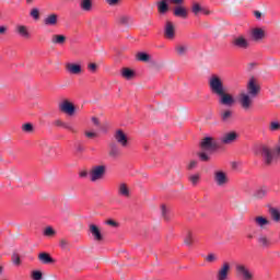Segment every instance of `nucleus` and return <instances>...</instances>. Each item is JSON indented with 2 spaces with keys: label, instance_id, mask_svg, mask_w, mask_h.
Returning <instances> with one entry per match:
<instances>
[{
  "label": "nucleus",
  "instance_id": "1",
  "mask_svg": "<svg viewBox=\"0 0 280 280\" xmlns=\"http://www.w3.org/2000/svg\"><path fill=\"white\" fill-rule=\"evenodd\" d=\"M209 89L213 95L219 97V104L222 106H233L235 98L229 93L224 86V81L218 74H212L208 81Z\"/></svg>",
  "mask_w": 280,
  "mask_h": 280
},
{
  "label": "nucleus",
  "instance_id": "2",
  "mask_svg": "<svg viewBox=\"0 0 280 280\" xmlns=\"http://www.w3.org/2000/svg\"><path fill=\"white\" fill-rule=\"evenodd\" d=\"M175 5L173 9V14L177 19H188L189 16V9L187 7L183 5L185 3V0H161L158 2V10L160 14H166V12H170V4Z\"/></svg>",
  "mask_w": 280,
  "mask_h": 280
},
{
  "label": "nucleus",
  "instance_id": "3",
  "mask_svg": "<svg viewBox=\"0 0 280 280\" xmlns=\"http://www.w3.org/2000/svg\"><path fill=\"white\" fill-rule=\"evenodd\" d=\"M236 277L242 280H253L255 279V276L253 275V271L244 265V264H237L235 266Z\"/></svg>",
  "mask_w": 280,
  "mask_h": 280
},
{
  "label": "nucleus",
  "instance_id": "4",
  "mask_svg": "<svg viewBox=\"0 0 280 280\" xmlns=\"http://www.w3.org/2000/svg\"><path fill=\"white\" fill-rule=\"evenodd\" d=\"M106 176V165H95L90 171V180L92 183H97Z\"/></svg>",
  "mask_w": 280,
  "mask_h": 280
},
{
  "label": "nucleus",
  "instance_id": "5",
  "mask_svg": "<svg viewBox=\"0 0 280 280\" xmlns=\"http://www.w3.org/2000/svg\"><path fill=\"white\" fill-rule=\"evenodd\" d=\"M253 100H255V96H250L246 92H241L238 95V103L243 110H250L253 108Z\"/></svg>",
  "mask_w": 280,
  "mask_h": 280
},
{
  "label": "nucleus",
  "instance_id": "6",
  "mask_svg": "<svg viewBox=\"0 0 280 280\" xmlns=\"http://www.w3.org/2000/svg\"><path fill=\"white\" fill-rule=\"evenodd\" d=\"M229 275H231V262L224 261L220 268L217 270V280H229Z\"/></svg>",
  "mask_w": 280,
  "mask_h": 280
},
{
  "label": "nucleus",
  "instance_id": "7",
  "mask_svg": "<svg viewBox=\"0 0 280 280\" xmlns=\"http://www.w3.org/2000/svg\"><path fill=\"white\" fill-rule=\"evenodd\" d=\"M233 47L236 49H248L250 47V43L244 35H237L232 39Z\"/></svg>",
  "mask_w": 280,
  "mask_h": 280
},
{
  "label": "nucleus",
  "instance_id": "8",
  "mask_svg": "<svg viewBox=\"0 0 280 280\" xmlns=\"http://www.w3.org/2000/svg\"><path fill=\"white\" fill-rule=\"evenodd\" d=\"M237 137H240V136L237 135V132H235V131H230V132L223 133V135L219 138V141H220V143H222V145H231V143H235V141H237Z\"/></svg>",
  "mask_w": 280,
  "mask_h": 280
},
{
  "label": "nucleus",
  "instance_id": "9",
  "mask_svg": "<svg viewBox=\"0 0 280 280\" xmlns=\"http://www.w3.org/2000/svg\"><path fill=\"white\" fill-rule=\"evenodd\" d=\"M164 37H166L167 40H174V38H176V26L174 25V22L166 21L164 26Z\"/></svg>",
  "mask_w": 280,
  "mask_h": 280
},
{
  "label": "nucleus",
  "instance_id": "10",
  "mask_svg": "<svg viewBox=\"0 0 280 280\" xmlns=\"http://www.w3.org/2000/svg\"><path fill=\"white\" fill-rule=\"evenodd\" d=\"M214 183L218 187H224L229 184V175L224 171L214 172Z\"/></svg>",
  "mask_w": 280,
  "mask_h": 280
},
{
  "label": "nucleus",
  "instance_id": "11",
  "mask_svg": "<svg viewBox=\"0 0 280 280\" xmlns=\"http://www.w3.org/2000/svg\"><path fill=\"white\" fill-rule=\"evenodd\" d=\"M200 147L202 150H215L218 149V141L212 137H206L202 139Z\"/></svg>",
  "mask_w": 280,
  "mask_h": 280
},
{
  "label": "nucleus",
  "instance_id": "12",
  "mask_svg": "<svg viewBox=\"0 0 280 280\" xmlns=\"http://www.w3.org/2000/svg\"><path fill=\"white\" fill-rule=\"evenodd\" d=\"M59 108L61 110V113H66V115H74L75 113V106L73 105V103L69 102V101H63V103H61L59 105Z\"/></svg>",
  "mask_w": 280,
  "mask_h": 280
},
{
  "label": "nucleus",
  "instance_id": "13",
  "mask_svg": "<svg viewBox=\"0 0 280 280\" xmlns=\"http://www.w3.org/2000/svg\"><path fill=\"white\" fill-rule=\"evenodd\" d=\"M66 71L70 73V75H80L82 73V66L79 63H67Z\"/></svg>",
  "mask_w": 280,
  "mask_h": 280
},
{
  "label": "nucleus",
  "instance_id": "14",
  "mask_svg": "<svg viewBox=\"0 0 280 280\" xmlns=\"http://www.w3.org/2000/svg\"><path fill=\"white\" fill-rule=\"evenodd\" d=\"M116 22L118 23V25L129 27V25H132L133 19L128 14H120L117 16Z\"/></svg>",
  "mask_w": 280,
  "mask_h": 280
},
{
  "label": "nucleus",
  "instance_id": "15",
  "mask_svg": "<svg viewBox=\"0 0 280 280\" xmlns=\"http://www.w3.org/2000/svg\"><path fill=\"white\" fill-rule=\"evenodd\" d=\"M44 25L48 27H56L58 25V14L51 13L44 19Z\"/></svg>",
  "mask_w": 280,
  "mask_h": 280
},
{
  "label": "nucleus",
  "instance_id": "16",
  "mask_svg": "<svg viewBox=\"0 0 280 280\" xmlns=\"http://www.w3.org/2000/svg\"><path fill=\"white\" fill-rule=\"evenodd\" d=\"M37 259L44 265L56 264V260L51 257V255L45 252L39 253Z\"/></svg>",
  "mask_w": 280,
  "mask_h": 280
},
{
  "label": "nucleus",
  "instance_id": "17",
  "mask_svg": "<svg viewBox=\"0 0 280 280\" xmlns=\"http://www.w3.org/2000/svg\"><path fill=\"white\" fill-rule=\"evenodd\" d=\"M114 137L117 143L122 145V148H126V145H128V137H126V133H124V131L117 130Z\"/></svg>",
  "mask_w": 280,
  "mask_h": 280
},
{
  "label": "nucleus",
  "instance_id": "18",
  "mask_svg": "<svg viewBox=\"0 0 280 280\" xmlns=\"http://www.w3.org/2000/svg\"><path fill=\"white\" fill-rule=\"evenodd\" d=\"M90 233L93 235L95 242H102L104 240V236H102V232L100 231V228L95 224L90 225Z\"/></svg>",
  "mask_w": 280,
  "mask_h": 280
},
{
  "label": "nucleus",
  "instance_id": "19",
  "mask_svg": "<svg viewBox=\"0 0 280 280\" xmlns=\"http://www.w3.org/2000/svg\"><path fill=\"white\" fill-rule=\"evenodd\" d=\"M108 155L110 156V159H119V156H121V150L116 143L109 144Z\"/></svg>",
  "mask_w": 280,
  "mask_h": 280
},
{
  "label": "nucleus",
  "instance_id": "20",
  "mask_svg": "<svg viewBox=\"0 0 280 280\" xmlns=\"http://www.w3.org/2000/svg\"><path fill=\"white\" fill-rule=\"evenodd\" d=\"M259 94V86L255 84V81H249L247 85V95H250L252 97H257Z\"/></svg>",
  "mask_w": 280,
  "mask_h": 280
},
{
  "label": "nucleus",
  "instance_id": "21",
  "mask_svg": "<svg viewBox=\"0 0 280 280\" xmlns=\"http://www.w3.org/2000/svg\"><path fill=\"white\" fill-rule=\"evenodd\" d=\"M252 38L253 40H264L266 32L262 28H254L252 30Z\"/></svg>",
  "mask_w": 280,
  "mask_h": 280
},
{
  "label": "nucleus",
  "instance_id": "22",
  "mask_svg": "<svg viewBox=\"0 0 280 280\" xmlns=\"http://www.w3.org/2000/svg\"><path fill=\"white\" fill-rule=\"evenodd\" d=\"M260 248H270V238L266 234H260L257 238Z\"/></svg>",
  "mask_w": 280,
  "mask_h": 280
},
{
  "label": "nucleus",
  "instance_id": "23",
  "mask_svg": "<svg viewBox=\"0 0 280 280\" xmlns=\"http://www.w3.org/2000/svg\"><path fill=\"white\" fill-rule=\"evenodd\" d=\"M118 194L124 198H130V188H128V185L122 183L118 186Z\"/></svg>",
  "mask_w": 280,
  "mask_h": 280
},
{
  "label": "nucleus",
  "instance_id": "24",
  "mask_svg": "<svg viewBox=\"0 0 280 280\" xmlns=\"http://www.w3.org/2000/svg\"><path fill=\"white\" fill-rule=\"evenodd\" d=\"M52 45H65L67 43V36L55 34L51 36Z\"/></svg>",
  "mask_w": 280,
  "mask_h": 280
},
{
  "label": "nucleus",
  "instance_id": "25",
  "mask_svg": "<svg viewBox=\"0 0 280 280\" xmlns=\"http://www.w3.org/2000/svg\"><path fill=\"white\" fill-rule=\"evenodd\" d=\"M80 8L83 12H91L93 10V1L92 0H81Z\"/></svg>",
  "mask_w": 280,
  "mask_h": 280
},
{
  "label": "nucleus",
  "instance_id": "26",
  "mask_svg": "<svg viewBox=\"0 0 280 280\" xmlns=\"http://www.w3.org/2000/svg\"><path fill=\"white\" fill-rule=\"evenodd\" d=\"M254 222L257 224V226H260V229H264V226H268V224H270V221L264 217H256Z\"/></svg>",
  "mask_w": 280,
  "mask_h": 280
},
{
  "label": "nucleus",
  "instance_id": "27",
  "mask_svg": "<svg viewBox=\"0 0 280 280\" xmlns=\"http://www.w3.org/2000/svg\"><path fill=\"white\" fill-rule=\"evenodd\" d=\"M121 75L125 78V80H132L135 78V71H132L130 68H122Z\"/></svg>",
  "mask_w": 280,
  "mask_h": 280
},
{
  "label": "nucleus",
  "instance_id": "28",
  "mask_svg": "<svg viewBox=\"0 0 280 280\" xmlns=\"http://www.w3.org/2000/svg\"><path fill=\"white\" fill-rule=\"evenodd\" d=\"M16 32L20 36H23L24 38L30 37V32H27V26H25V25H18Z\"/></svg>",
  "mask_w": 280,
  "mask_h": 280
},
{
  "label": "nucleus",
  "instance_id": "29",
  "mask_svg": "<svg viewBox=\"0 0 280 280\" xmlns=\"http://www.w3.org/2000/svg\"><path fill=\"white\" fill-rule=\"evenodd\" d=\"M55 126H59L60 128H65L66 130H70V132H75V128L70 124L63 122L62 120H56Z\"/></svg>",
  "mask_w": 280,
  "mask_h": 280
},
{
  "label": "nucleus",
  "instance_id": "30",
  "mask_svg": "<svg viewBox=\"0 0 280 280\" xmlns=\"http://www.w3.org/2000/svg\"><path fill=\"white\" fill-rule=\"evenodd\" d=\"M231 117H233V110L226 109L221 112V120L224 122L231 121Z\"/></svg>",
  "mask_w": 280,
  "mask_h": 280
},
{
  "label": "nucleus",
  "instance_id": "31",
  "mask_svg": "<svg viewBox=\"0 0 280 280\" xmlns=\"http://www.w3.org/2000/svg\"><path fill=\"white\" fill-rule=\"evenodd\" d=\"M266 194H268V190L266 188H259L254 192V198L257 200H261V198H266Z\"/></svg>",
  "mask_w": 280,
  "mask_h": 280
},
{
  "label": "nucleus",
  "instance_id": "32",
  "mask_svg": "<svg viewBox=\"0 0 280 280\" xmlns=\"http://www.w3.org/2000/svg\"><path fill=\"white\" fill-rule=\"evenodd\" d=\"M175 49H176V52L178 54V56H185V54H187V51H189V46L177 45Z\"/></svg>",
  "mask_w": 280,
  "mask_h": 280
},
{
  "label": "nucleus",
  "instance_id": "33",
  "mask_svg": "<svg viewBox=\"0 0 280 280\" xmlns=\"http://www.w3.org/2000/svg\"><path fill=\"white\" fill-rule=\"evenodd\" d=\"M30 16H32L34 21H40V9L33 8L30 12Z\"/></svg>",
  "mask_w": 280,
  "mask_h": 280
},
{
  "label": "nucleus",
  "instance_id": "34",
  "mask_svg": "<svg viewBox=\"0 0 280 280\" xmlns=\"http://www.w3.org/2000/svg\"><path fill=\"white\" fill-rule=\"evenodd\" d=\"M280 130V122L278 120H272L269 124V131L270 132H279Z\"/></svg>",
  "mask_w": 280,
  "mask_h": 280
},
{
  "label": "nucleus",
  "instance_id": "35",
  "mask_svg": "<svg viewBox=\"0 0 280 280\" xmlns=\"http://www.w3.org/2000/svg\"><path fill=\"white\" fill-rule=\"evenodd\" d=\"M269 213H270L273 222H280V212H279V210H277L275 208H271L269 210Z\"/></svg>",
  "mask_w": 280,
  "mask_h": 280
},
{
  "label": "nucleus",
  "instance_id": "36",
  "mask_svg": "<svg viewBox=\"0 0 280 280\" xmlns=\"http://www.w3.org/2000/svg\"><path fill=\"white\" fill-rule=\"evenodd\" d=\"M205 261H207V264H215V261H218V256L217 254L210 253L207 256H205Z\"/></svg>",
  "mask_w": 280,
  "mask_h": 280
},
{
  "label": "nucleus",
  "instance_id": "37",
  "mask_svg": "<svg viewBox=\"0 0 280 280\" xmlns=\"http://www.w3.org/2000/svg\"><path fill=\"white\" fill-rule=\"evenodd\" d=\"M137 59L140 60V62H149L150 61V55L145 52H138Z\"/></svg>",
  "mask_w": 280,
  "mask_h": 280
},
{
  "label": "nucleus",
  "instance_id": "38",
  "mask_svg": "<svg viewBox=\"0 0 280 280\" xmlns=\"http://www.w3.org/2000/svg\"><path fill=\"white\" fill-rule=\"evenodd\" d=\"M184 244H186V246H191V244H194V234H191V232H188L184 238Z\"/></svg>",
  "mask_w": 280,
  "mask_h": 280
},
{
  "label": "nucleus",
  "instance_id": "39",
  "mask_svg": "<svg viewBox=\"0 0 280 280\" xmlns=\"http://www.w3.org/2000/svg\"><path fill=\"white\" fill-rule=\"evenodd\" d=\"M44 235L46 237H54V235H56V230H54V228L51 226H47L45 230H44Z\"/></svg>",
  "mask_w": 280,
  "mask_h": 280
},
{
  "label": "nucleus",
  "instance_id": "40",
  "mask_svg": "<svg viewBox=\"0 0 280 280\" xmlns=\"http://www.w3.org/2000/svg\"><path fill=\"white\" fill-rule=\"evenodd\" d=\"M188 179L191 185H198V183H200V174L190 175Z\"/></svg>",
  "mask_w": 280,
  "mask_h": 280
},
{
  "label": "nucleus",
  "instance_id": "41",
  "mask_svg": "<svg viewBox=\"0 0 280 280\" xmlns=\"http://www.w3.org/2000/svg\"><path fill=\"white\" fill-rule=\"evenodd\" d=\"M31 277H32L33 280H42L43 279V271L34 270V271H32Z\"/></svg>",
  "mask_w": 280,
  "mask_h": 280
},
{
  "label": "nucleus",
  "instance_id": "42",
  "mask_svg": "<svg viewBox=\"0 0 280 280\" xmlns=\"http://www.w3.org/2000/svg\"><path fill=\"white\" fill-rule=\"evenodd\" d=\"M161 213H162V218H164V220H170V210L167 209V207L162 206L161 207Z\"/></svg>",
  "mask_w": 280,
  "mask_h": 280
},
{
  "label": "nucleus",
  "instance_id": "43",
  "mask_svg": "<svg viewBox=\"0 0 280 280\" xmlns=\"http://www.w3.org/2000/svg\"><path fill=\"white\" fill-rule=\"evenodd\" d=\"M23 132H34V126L30 122L22 126Z\"/></svg>",
  "mask_w": 280,
  "mask_h": 280
},
{
  "label": "nucleus",
  "instance_id": "44",
  "mask_svg": "<svg viewBox=\"0 0 280 280\" xmlns=\"http://www.w3.org/2000/svg\"><path fill=\"white\" fill-rule=\"evenodd\" d=\"M59 246L60 248H62L63 250H68L69 248V241L65 240V238H61L59 241Z\"/></svg>",
  "mask_w": 280,
  "mask_h": 280
},
{
  "label": "nucleus",
  "instance_id": "45",
  "mask_svg": "<svg viewBox=\"0 0 280 280\" xmlns=\"http://www.w3.org/2000/svg\"><path fill=\"white\" fill-rule=\"evenodd\" d=\"M40 148L45 154H49V152H51V147H49V144H47L46 142H43L40 144Z\"/></svg>",
  "mask_w": 280,
  "mask_h": 280
},
{
  "label": "nucleus",
  "instance_id": "46",
  "mask_svg": "<svg viewBox=\"0 0 280 280\" xmlns=\"http://www.w3.org/2000/svg\"><path fill=\"white\" fill-rule=\"evenodd\" d=\"M191 10L195 15H198L199 12H202V7L199 3H194Z\"/></svg>",
  "mask_w": 280,
  "mask_h": 280
},
{
  "label": "nucleus",
  "instance_id": "47",
  "mask_svg": "<svg viewBox=\"0 0 280 280\" xmlns=\"http://www.w3.org/2000/svg\"><path fill=\"white\" fill-rule=\"evenodd\" d=\"M12 261H13L14 266H21V256H19V254H13Z\"/></svg>",
  "mask_w": 280,
  "mask_h": 280
},
{
  "label": "nucleus",
  "instance_id": "48",
  "mask_svg": "<svg viewBox=\"0 0 280 280\" xmlns=\"http://www.w3.org/2000/svg\"><path fill=\"white\" fill-rule=\"evenodd\" d=\"M88 69H89V71H91V73H96L97 72V63H95V62L89 63Z\"/></svg>",
  "mask_w": 280,
  "mask_h": 280
},
{
  "label": "nucleus",
  "instance_id": "49",
  "mask_svg": "<svg viewBox=\"0 0 280 280\" xmlns=\"http://www.w3.org/2000/svg\"><path fill=\"white\" fill-rule=\"evenodd\" d=\"M196 167H198V161H196V160L190 161L187 165V170H189V171L196 170Z\"/></svg>",
  "mask_w": 280,
  "mask_h": 280
},
{
  "label": "nucleus",
  "instance_id": "50",
  "mask_svg": "<svg viewBox=\"0 0 280 280\" xmlns=\"http://www.w3.org/2000/svg\"><path fill=\"white\" fill-rule=\"evenodd\" d=\"M107 5H119L121 0H105Z\"/></svg>",
  "mask_w": 280,
  "mask_h": 280
},
{
  "label": "nucleus",
  "instance_id": "51",
  "mask_svg": "<svg viewBox=\"0 0 280 280\" xmlns=\"http://www.w3.org/2000/svg\"><path fill=\"white\" fill-rule=\"evenodd\" d=\"M84 135L88 137V139H95V137H97V133L93 131H85Z\"/></svg>",
  "mask_w": 280,
  "mask_h": 280
},
{
  "label": "nucleus",
  "instance_id": "52",
  "mask_svg": "<svg viewBox=\"0 0 280 280\" xmlns=\"http://www.w3.org/2000/svg\"><path fill=\"white\" fill-rule=\"evenodd\" d=\"M198 156H199L200 161H209V155H207V153H205V152L198 153Z\"/></svg>",
  "mask_w": 280,
  "mask_h": 280
},
{
  "label": "nucleus",
  "instance_id": "53",
  "mask_svg": "<svg viewBox=\"0 0 280 280\" xmlns=\"http://www.w3.org/2000/svg\"><path fill=\"white\" fill-rule=\"evenodd\" d=\"M106 224H108V226H119V223L114 220H108Z\"/></svg>",
  "mask_w": 280,
  "mask_h": 280
},
{
  "label": "nucleus",
  "instance_id": "54",
  "mask_svg": "<svg viewBox=\"0 0 280 280\" xmlns=\"http://www.w3.org/2000/svg\"><path fill=\"white\" fill-rule=\"evenodd\" d=\"M79 176H80V178H86V176H89V172H86V171H81V172L79 173Z\"/></svg>",
  "mask_w": 280,
  "mask_h": 280
},
{
  "label": "nucleus",
  "instance_id": "55",
  "mask_svg": "<svg viewBox=\"0 0 280 280\" xmlns=\"http://www.w3.org/2000/svg\"><path fill=\"white\" fill-rule=\"evenodd\" d=\"M8 32V26H0V35L5 34Z\"/></svg>",
  "mask_w": 280,
  "mask_h": 280
},
{
  "label": "nucleus",
  "instance_id": "56",
  "mask_svg": "<svg viewBox=\"0 0 280 280\" xmlns=\"http://www.w3.org/2000/svg\"><path fill=\"white\" fill-rule=\"evenodd\" d=\"M77 152H84V145L77 144Z\"/></svg>",
  "mask_w": 280,
  "mask_h": 280
},
{
  "label": "nucleus",
  "instance_id": "57",
  "mask_svg": "<svg viewBox=\"0 0 280 280\" xmlns=\"http://www.w3.org/2000/svg\"><path fill=\"white\" fill-rule=\"evenodd\" d=\"M92 121L95 126H100V119L97 117H92Z\"/></svg>",
  "mask_w": 280,
  "mask_h": 280
},
{
  "label": "nucleus",
  "instance_id": "58",
  "mask_svg": "<svg viewBox=\"0 0 280 280\" xmlns=\"http://www.w3.org/2000/svg\"><path fill=\"white\" fill-rule=\"evenodd\" d=\"M254 14H255L256 19H261V12L255 11Z\"/></svg>",
  "mask_w": 280,
  "mask_h": 280
},
{
  "label": "nucleus",
  "instance_id": "59",
  "mask_svg": "<svg viewBox=\"0 0 280 280\" xmlns=\"http://www.w3.org/2000/svg\"><path fill=\"white\" fill-rule=\"evenodd\" d=\"M0 275H3V266L0 265Z\"/></svg>",
  "mask_w": 280,
  "mask_h": 280
},
{
  "label": "nucleus",
  "instance_id": "60",
  "mask_svg": "<svg viewBox=\"0 0 280 280\" xmlns=\"http://www.w3.org/2000/svg\"><path fill=\"white\" fill-rule=\"evenodd\" d=\"M201 12H203V14H209V13H210L209 11H207V10H205V9H202Z\"/></svg>",
  "mask_w": 280,
  "mask_h": 280
},
{
  "label": "nucleus",
  "instance_id": "61",
  "mask_svg": "<svg viewBox=\"0 0 280 280\" xmlns=\"http://www.w3.org/2000/svg\"><path fill=\"white\" fill-rule=\"evenodd\" d=\"M253 237H254L253 234H248V235H247V238H248V240H253Z\"/></svg>",
  "mask_w": 280,
  "mask_h": 280
},
{
  "label": "nucleus",
  "instance_id": "62",
  "mask_svg": "<svg viewBox=\"0 0 280 280\" xmlns=\"http://www.w3.org/2000/svg\"><path fill=\"white\" fill-rule=\"evenodd\" d=\"M33 0H26L27 3H32Z\"/></svg>",
  "mask_w": 280,
  "mask_h": 280
}]
</instances>
